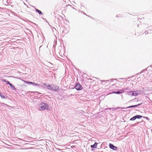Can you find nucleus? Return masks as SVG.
Returning <instances> with one entry per match:
<instances>
[{
  "instance_id": "nucleus-6",
  "label": "nucleus",
  "mask_w": 152,
  "mask_h": 152,
  "mask_svg": "<svg viewBox=\"0 0 152 152\" xmlns=\"http://www.w3.org/2000/svg\"><path fill=\"white\" fill-rule=\"evenodd\" d=\"M109 146L110 148L113 149L114 150H117V147L115 146L114 145L111 143H110L109 144Z\"/></svg>"
},
{
  "instance_id": "nucleus-2",
  "label": "nucleus",
  "mask_w": 152,
  "mask_h": 152,
  "mask_svg": "<svg viewBox=\"0 0 152 152\" xmlns=\"http://www.w3.org/2000/svg\"><path fill=\"white\" fill-rule=\"evenodd\" d=\"M75 88L77 90H80L83 89L81 86L78 83H77L75 86Z\"/></svg>"
},
{
  "instance_id": "nucleus-1",
  "label": "nucleus",
  "mask_w": 152,
  "mask_h": 152,
  "mask_svg": "<svg viewBox=\"0 0 152 152\" xmlns=\"http://www.w3.org/2000/svg\"><path fill=\"white\" fill-rule=\"evenodd\" d=\"M40 107L39 110H42L46 109H48L49 105L47 104L42 103L40 105Z\"/></svg>"
},
{
  "instance_id": "nucleus-17",
  "label": "nucleus",
  "mask_w": 152,
  "mask_h": 152,
  "mask_svg": "<svg viewBox=\"0 0 152 152\" xmlns=\"http://www.w3.org/2000/svg\"><path fill=\"white\" fill-rule=\"evenodd\" d=\"M43 84L44 85V86H46V87L47 86H48V85L46 83H43Z\"/></svg>"
},
{
  "instance_id": "nucleus-8",
  "label": "nucleus",
  "mask_w": 152,
  "mask_h": 152,
  "mask_svg": "<svg viewBox=\"0 0 152 152\" xmlns=\"http://www.w3.org/2000/svg\"><path fill=\"white\" fill-rule=\"evenodd\" d=\"M97 143L96 142H95L94 145H91V147L92 148H96L97 147Z\"/></svg>"
},
{
  "instance_id": "nucleus-3",
  "label": "nucleus",
  "mask_w": 152,
  "mask_h": 152,
  "mask_svg": "<svg viewBox=\"0 0 152 152\" xmlns=\"http://www.w3.org/2000/svg\"><path fill=\"white\" fill-rule=\"evenodd\" d=\"M59 87L57 86L52 85L51 86V90L55 91H57L58 90Z\"/></svg>"
},
{
  "instance_id": "nucleus-20",
  "label": "nucleus",
  "mask_w": 152,
  "mask_h": 152,
  "mask_svg": "<svg viewBox=\"0 0 152 152\" xmlns=\"http://www.w3.org/2000/svg\"><path fill=\"white\" fill-rule=\"evenodd\" d=\"M151 132H152V129H151Z\"/></svg>"
},
{
  "instance_id": "nucleus-15",
  "label": "nucleus",
  "mask_w": 152,
  "mask_h": 152,
  "mask_svg": "<svg viewBox=\"0 0 152 152\" xmlns=\"http://www.w3.org/2000/svg\"><path fill=\"white\" fill-rule=\"evenodd\" d=\"M5 82L7 84H9L10 86L12 85V84L10 83L8 81H6Z\"/></svg>"
},
{
  "instance_id": "nucleus-16",
  "label": "nucleus",
  "mask_w": 152,
  "mask_h": 152,
  "mask_svg": "<svg viewBox=\"0 0 152 152\" xmlns=\"http://www.w3.org/2000/svg\"><path fill=\"white\" fill-rule=\"evenodd\" d=\"M1 93H0V96H1V97L2 98H5V97L4 96H1Z\"/></svg>"
},
{
  "instance_id": "nucleus-18",
  "label": "nucleus",
  "mask_w": 152,
  "mask_h": 152,
  "mask_svg": "<svg viewBox=\"0 0 152 152\" xmlns=\"http://www.w3.org/2000/svg\"><path fill=\"white\" fill-rule=\"evenodd\" d=\"M2 81L4 82H6L5 80L4 79H3V80H2Z\"/></svg>"
},
{
  "instance_id": "nucleus-9",
  "label": "nucleus",
  "mask_w": 152,
  "mask_h": 152,
  "mask_svg": "<svg viewBox=\"0 0 152 152\" xmlns=\"http://www.w3.org/2000/svg\"><path fill=\"white\" fill-rule=\"evenodd\" d=\"M141 104H138L137 105H133V106H129V107H128L127 108H132V107H137L139 106V105H140Z\"/></svg>"
},
{
  "instance_id": "nucleus-4",
  "label": "nucleus",
  "mask_w": 152,
  "mask_h": 152,
  "mask_svg": "<svg viewBox=\"0 0 152 152\" xmlns=\"http://www.w3.org/2000/svg\"><path fill=\"white\" fill-rule=\"evenodd\" d=\"M22 80L23 81L24 83H26V84H32L34 86H39V84H38L37 83H35L32 82H28L27 81H26L23 80Z\"/></svg>"
},
{
  "instance_id": "nucleus-10",
  "label": "nucleus",
  "mask_w": 152,
  "mask_h": 152,
  "mask_svg": "<svg viewBox=\"0 0 152 152\" xmlns=\"http://www.w3.org/2000/svg\"><path fill=\"white\" fill-rule=\"evenodd\" d=\"M36 11L40 15V14H42V12H41V11L40 10L37 9H36Z\"/></svg>"
},
{
  "instance_id": "nucleus-7",
  "label": "nucleus",
  "mask_w": 152,
  "mask_h": 152,
  "mask_svg": "<svg viewBox=\"0 0 152 152\" xmlns=\"http://www.w3.org/2000/svg\"><path fill=\"white\" fill-rule=\"evenodd\" d=\"M124 92V90L123 89H122L121 90L117 91V92H113V93L116 94H120L123 93Z\"/></svg>"
},
{
  "instance_id": "nucleus-19",
  "label": "nucleus",
  "mask_w": 152,
  "mask_h": 152,
  "mask_svg": "<svg viewBox=\"0 0 152 152\" xmlns=\"http://www.w3.org/2000/svg\"><path fill=\"white\" fill-rule=\"evenodd\" d=\"M146 119H148V117H146Z\"/></svg>"
},
{
  "instance_id": "nucleus-5",
  "label": "nucleus",
  "mask_w": 152,
  "mask_h": 152,
  "mask_svg": "<svg viewBox=\"0 0 152 152\" xmlns=\"http://www.w3.org/2000/svg\"><path fill=\"white\" fill-rule=\"evenodd\" d=\"M136 91H131L129 92V94L131 96H136L137 95V94L136 93Z\"/></svg>"
},
{
  "instance_id": "nucleus-13",
  "label": "nucleus",
  "mask_w": 152,
  "mask_h": 152,
  "mask_svg": "<svg viewBox=\"0 0 152 152\" xmlns=\"http://www.w3.org/2000/svg\"><path fill=\"white\" fill-rule=\"evenodd\" d=\"M136 119V118L135 117V116H134V117L132 118L130 120L131 121H133L135 120Z\"/></svg>"
},
{
  "instance_id": "nucleus-12",
  "label": "nucleus",
  "mask_w": 152,
  "mask_h": 152,
  "mask_svg": "<svg viewBox=\"0 0 152 152\" xmlns=\"http://www.w3.org/2000/svg\"><path fill=\"white\" fill-rule=\"evenodd\" d=\"M48 88L49 89H51V86L50 85H48V86H47Z\"/></svg>"
},
{
  "instance_id": "nucleus-14",
  "label": "nucleus",
  "mask_w": 152,
  "mask_h": 152,
  "mask_svg": "<svg viewBox=\"0 0 152 152\" xmlns=\"http://www.w3.org/2000/svg\"><path fill=\"white\" fill-rule=\"evenodd\" d=\"M10 87H11V88L13 89V90H14L15 89V87L14 86H13L12 85H12L11 86H10Z\"/></svg>"
},
{
  "instance_id": "nucleus-11",
  "label": "nucleus",
  "mask_w": 152,
  "mask_h": 152,
  "mask_svg": "<svg viewBox=\"0 0 152 152\" xmlns=\"http://www.w3.org/2000/svg\"><path fill=\"white\" fill-rule=\"evenodd\" d=\"M135 117L136 118H136L140 119V118L142 117V116H141L140 115H137L136 116H135Z\"/></svg>"
}]
</instances>
